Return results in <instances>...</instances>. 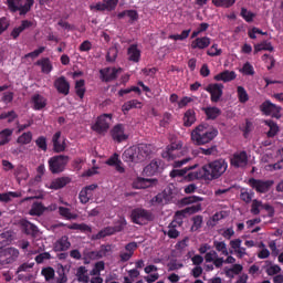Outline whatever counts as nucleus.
<instances>
[{
    "mask_svg": "<svg viewBox=\"0 0 283 283\" xmlns=\"http://www.w3.org/2000/svg\"><path fill=\"white\" fill-rule=\"evenodd\" d=\"M229 169V163L224 158L214 159L203 165L198 171L189 172L186 179L191 180H218Z\"/></svg>",
    "mask_w": 283,
    "mask_h": 283,
    "instance_id": "nucleus-1",
    "label": "nucleus"
},
{
    "mask_svg": "<svg viewBox=\"0 0 283 283\" xmlns=\"http://www.w3.org/2000/svg\"><path fill=\"white\" fill-rule=\"evenodd\" d=\"M154 154V145L139 144L136 148H128L124 151L123 158L126 163H145Z\"/></svg>",
    "mask_w": 283,
    "mask_h": 283,
    "instance_id": "nucleus-2",
    "label": "nucleus"
},
{
    "mask_svg": "<svg viewBox=\"0 0 283 283\" xmlns=\"http://www.w3.org/2000/svg\"><path fill=\"white\" fill-rule=\"evenodd\" d=\"M218 136V128L209 125L208 123H202L198 125L191 133V140L196 145H208Z\"/></svg>",
    "mask_w": 283,
    "mask_h": 283,
    "instance_id": "nucleus-3",
    "label": "nucleus"
},
{
    "mask_svg": "<svg viewBox=\"0 0 283 283\" xmlns=\"http://www.w3.org/2000/svg\"><path fill=\"white\" fill-rule=\"evenodd\" d=\"M19 249L6 248L3 242L0 243V266H8V264H14L19 260Z\"/></svg>",
    "mask_w": 283,
    "mask_h": 283,
    "instance_id": "nucleus-4",
    "label": "nucleus"
},
{
    "mask_svg": "<svg viewBox=\"0 0 283 283\" xmlns=\"http://www.w3.org/2000/svg\"><path fill=\"white\" fill-rule=\"evenodd\" d=\"M7 6L11 12H19L20 17H25L32 10L34 0H25L24 4L23 0H7Z\"/></svg>",
    "mask_w": 283,
    "mask_h": 283,
    "instance_id": "nucleus-5",
    "label": "nucleus"
},
{
    "mask_svg": "<svg viewBox=\"0 0 283 283\" xmlns=\"http://www.w3.org/2000/svg\"><path fill=\"white\" fill-rule=\"evenodd\" d=\"M70 163V156L67 155H55L49 159V170L51 174H63L65 167Z\"/></svg>",
    "mask_w": 283,
    "mask_h": 283,
    "instance_id": "nucleus-6",
    "label": "nucleus"
},
{
    "mask_svg": "<svg viewBox=\"0 0 283 283\" xmlns=\"http://www.w3.org/2000/svg\"><path fill=\"white\" fill-rule=\"evenodd\" d=\"M132 222L134 224H147V222L154 221V213L144 208H136L132 210L130 213Z\"/></svg>",
    "mask_w": 283,
    "mask_h": 283,
    "instance_id": "nucleus-7",
    "label": "nucleus"
},
{
    "mask_svg": "<svg viewBox=\"0 0 283 283\" xmlns=\"http://www.w3.org/2000/svg\"><path fill=\"white\" fill-rule=\"evenodd\" d=\"M249 187L256 191V193H269L271 191V187L275 185V181L272 179H255V178H250L248 180Z\"/></svg>",
    "mask_w": 283,
    "mask_h": 283,
    "instance_id": "nucleus-8",
    "label": "nucleus"
},
{
    "mask_svg": "<svg viewBox=\"0 0 283 283\" xmlns=\"http://www.w3.org/2000/svg\"><path fill=\"white\" fill-rule=\"evenodd\" d=\"M112 114H102L97 117L95 124L92 125L91 129L96 134H107L109 126L112 125Z\"/></svg>",
    "mask_w": 283,
    "mask_h": 283,
    "instance_id": "nucleus-9",
    "label": "nucleus"
},
{
    "mask_svg": "<svg viewBox=\"0 0 283 283\" xmlns=\"http://www.w3.org/2000/svg\"><path fill=\"white\" fill-rule=\"evenodd\" d=\"M260 111L265 116H271L272 118H276V119L282 118V113H281L282 112V107L273 104L270 99L263 102L260 105Z\"/></svg>",
    "mask_w": 283,
    "mask_h": 283,
    "instance_id": "nucleus-10",
    "label": "nucleus"
},
{
    "mask_svg": "<svg viewBox=\"0 0 283 283\" xmlns=\"http://www.w3.org/2000/svg\"><path fill=\"white\" fill-rule=\"evenodd\" d=\"M230 165L234 169H244L249 165V155L245 150L234 153L230 158Z\"/></svg>",
    "mask_w": 283,
    "mask_h": 283,
    "instance_id": "nucleus-11",
    "label": "nucleus"
},
{
    "mask_svg": "<svg viewBox=\"0 0 283 283\" xmlns=\"http://www.w3.org/2000/svg\"><path fill=\"white\" fill-rule=\"evenodd\" d=\"M125 222L120 221L114 227H106L101 230L97 234L92 235V240H103V238H107L108 235H114V233H120L123 229H125Z\"/></svg>",
    "mask_w": 283,
    "mask_h": 283,
    "instance_id": "nucleus-12",
    "label": "nucleus"
},
{
    "mask_svg": "<svg viewBox=\"0 0 283 283\" xmlns=\"http://www.w3.org/2000/svg\"><path fill=\"white\" fill-rule=\"evenodd\" d=\"M181 149L182 142H174L166 147V150L163 151L161 156L163 158H166V160H175V158L180 156L179 154Z\"/></svg>",
    "mask_w": 283,
    "mask_h": 283,
    "instance_id": "nucleus-13",
    "label": "nucleus"
},
{
    "mask_svg": "<svg viewBox=\"0 0 283 283\" xmlns=\"http://www.w3.org/2000/svg\"><path fill=\"white\" fill-rule=\"evenodd\" d=\"M123 72V69L104 67L99 70V78L103 83H112L118 78V73Z\"/></svg>",
    "mask_w": 283,
    "mask_h": 283,
    "instance_id": "nucleus-14",
    "label": "nucleus"
},
{
    "mask_svg": "<svg viewBox=\"0 0 283 283\" xmlns=\"http://www.w3.org/2000/svg\"><path fill=\"white\" fill-rule=\"evenodd\" d=\"M222 90H224V85L219 83L209 84L206 87V92L210 94L211 103H218L220 98H222V94H223Z\"/></svg>",
    "mask_w": 283,
    "mask_h": 283,
    "instance_id": "nucleus-15",
    "label": "nucleus"
},
{
    "mask_svg": "<svg viewBox=\"0 0 283 283\" xmlns=\"http://www.w3.org/2000/svg\"><path fill=\"white\" fill-rule=\"evenodd\" d=\"M111 137L115 143H125L129 135L125 134V125L117 124L111 129Z\"/></svg>",
    "mask_w": 283,
    "mask_h": 283,
    "instance_id": "nucleus-16",
    "label": "nucleus"
},
{
    "mask_svg": "<svg viewBox=\"0 0 283 283\" xmlns=\"http://www.w3.org/2000/svg\"><path fill=\"white\" fill-rule=\"evenodd\" d=\"M54 87L59 94H63V96H67L70 94V82L65 76H60L54 81Z\"/></svg>",
    "mask_w": 283,
    "mask_h": 283,
    "instance_id": "nucleus-17",
    "label": "nucleus"
},
{
    "mask_svg": "<svg viewBox=\"0 0 283 283\" xmlns=\"http://www.w3.org/2000/svg\"><path fill=\"white\" fill-rule=\"evenodd\" d=\"M20 224L25 235H31L32 238H36V235H39V228L34 223L28 220H22Z\"/></svg>",
    "mask_w": 283,
    "mask_h": 283,
    "instance_id": "nucleus-18",
    "label": "nucleus"
},
{
    "mask_svg": "<svg viewBox=\"0 0 283 283\" xmlns=\"http://www.w3.org/2000/svg\"><path fill=\"white\" fill-rule=\"evenodd\" d=\"M53 151L61 154L65 150V139H61V130L56 132L52 137Z\"/></svg>",
    "mask_w": 283,
    "mask_h": 283,
    "instance_id": "nucleus-19",
    "label": "nucleus"
},
{
    "mask_svg": "<svg viewBox=\"0 0 283 283\" xmlns=\"http://www.w3.org/2000/svg\"><path fill=\"white\" fill-rule=\"evenodd\" d=\"M192 50H207L211 45V38L209 36H201L197 38L191 42Z\"/></svg>",
    "mask_w": 283,
    "mask_h": 283,
    "instance_id": "nucleus-20",
    "label": "nucleus"
},
{
    "mask_svg": "<svg viewBox=\"0 0 283 283\" xmlns=\"http://www.w3.org/2000/svg\"><path fill=\"white\" fill-rule=\"evenodd\" d=\"M71 182L72 178L70 177H59L53 179L48 188L57 191V189H63V187H67V185H70Z\"/></svg>",
    "mask_w": 283,
    "mask_h": 283,
    "instance_id": "nucleus-21",
    "label": "nucleus"
},
{
    "mask_svg": "<svg viewBox=\"0 0 283 283\" xmlns=\"http://www.w3.org/2000/svg\"><path fill=\"white\" fill-rule=\"evenodd\" d=\"M198 211H202L201 203H197V205L190 206L184 210H179L176 212L175 217L177 218V220H182V218H186L187 213L193 214V213H198Z\"/></svg>",
    "mask_w": 283,
    "mask_h": 283,
    "instance_id": "nucleus-22",
    "label": "nucleus"
},
{
    "mask_svg": "<svg viewBox=\"0 0 283 283\" xmlns=\"http://www.w3.org/2000/svg\"><path fill=\"white\" fill-rule=\"evenodd\" d=\"M140 49H138V44H130L127 49V56L130 63H140Z\"/></svg>",
    "mask_w": 283,
    "mask_h": 283,
    "instance_id": "nucleus-23",
    "label": "nucleus"
},
{
    "mask_svg": "<svg viewBox=\"0 0 283 283\" xmlns=\"http://www.w3.org/2000/svg\"><path fill=\"white\" fill-rule=\"evenodd\" d=\"M108 167H115L118 174H125V167H123V161L118 158V154H114L106 160Z\"/></svg>",
    "mask_w": 283,
    "mask_h": 283,
    "instance_id": "nucleus-24",
    "label": "nucleus"
},
{
    "mask_svg": "<svg viewBox=\"0 0 283 283\" xmlns=\"http://www.w3.org/2000/svg\"><path fill=\"white\" fill-rule=\"evenodd\" d=\"M72 247V243L70 242V238L67 235H63L61 239H59L54 245L53 249L55 252H61V251H67Z\"/></svg>",
    "mask_w": 283,
    "mask_h": 283,
    "instance_id": "nucleus-25",
    "label": "nucleus"
},
{
    "mask_svg": "<svg viewBox=\"0 0 283 283\" xmlns=\"http://www.w3.org/2000/svg\"><path fill=\"white\" fill-rule=\"evenodd\" d=\"M31 103H33V109L39 112L41 109H44V107H46L48 99H45V97H43L41 94H34L31 97Z\"/></svg>",
    "mask_w": 283,
    "mask_h": 283,
    "instance_id": "nucleus-26",
    "label": "nucleus"
},
{
    "mask_svg": "<svg viewBox=\"0 0 283 283\" xmlns=\"http://www.w3.org/2000/svg\"><path fill=\"white\" fill-rule=\"evenodd\" d=\"M202 112H205L207 120H216L222 114V111L216 106L203 107Z\"/></svg>",
    "mask_w": 283,
    "mask_h": 283,
    "instance_id": "nucleus-27",
    "label": "nucleus"
},
{
    "mask_svg": "<svg viewBox=\"0 0 283 283\" xmlns=\"http://www.w3.org/2000/svg\"><path fill=\"white\" fill-rule=\"evenodd\" d=\"M238 74L234 71H223L214 76V81H222L223 83H230L235 81Z\"/></svg>",
    "mask_w": 283,
    "mask_h": 283,
    "instance_id": "nucleus-28",
    "label": "nucleus"
},
{
    "mask_svg": "<svg viewBox=\"0 0 283 283\" xmlns=\"http://www.w3.org/2000/svg\"><path fill=\"white\" fill-rule=\"evenodd\" d=\"M143 103L138 99H130L128 102H125L122 106V111L124 114H127V112H130V109H142Z\"/></svg>",
    "mask_w": 283,
    "mask_h": 283,
    "instance_id": "nucleus-29",
    "label": "nucleus"
},
{
    "mask_svg": "<svg viewBox=\"0 0 283 283\" xmlns=\"http://www.w3.org/2000/svg\"><path fill=\"white\" fill-rule=\"evenodd\" d=\"M265 125L270 128L266 133L268 138H275L280 133V126H277V123L273 122V119H268L265 120Z\"/></svg>",
    "mask_w": 283,
    "mask_h": 283,
    "instance_id": "nucleus-30",
    "label": "nucleus"
},
{
    "mask_svg": "<svg viewBox=\"0 0 283 283\" xmlns=\"http://www.w3.org/2000/svg\"><path fill=\"white\" fill-rule=\"evenodd\" d=\"M159 169H160V161L153 160L148 166L144 168V174H146V176H156Z\"/></svg>",
    "mask_w": 283,
    "mask_h": 283,
    "instance_id": "nucleus-31",
    "label": "nucleus"
},
{
    "mask_svg": "<svg viewBox=\"0 0 283 283\" xmlns=\"http://www.w3.org/2000/svg\"><path fill=\"white\" fill-rule=\"evenodd\" d=\"M45 211H48V208L43 206V203L36 201L31 206L29 213L30 216H43Z\"/></svg>",
    "mask_w": 283,
    "mask_h": 283,
    "instance_id": "nucleus-32",
    "label": "nucleus"
},
{
    "mask_svg": "<svg viewBox=\"0 0 283 283\" xmlns=\"http://www.w3.org/2000/svg\"><path fill=\"white\" fill-rule=\"evenodd\" d=\"M196 123V111L193 108H189L184 114V125L185 127H191Z\"/></svg>",
    "mask_w": 283,
    "mask_h": 283,
    "instance_id": "nucleus-33",
    "label": "nucleus"
},
{
    "mask_svg": "<svg viewBox=\"0 0 283 283\" xmlns=\"http://www.w3.org/2000/svg\"><path fill=\"white\" fill-rule=\"evenodd\" d=\"M35 65L41 67L43 74H50V72L53 70L52 62H50L49 57H43L36 61Z\"/></svg>",
    "mask_w": 283,
    "mask_h": 283,
    "instance_id": "nucleus-34",
    "label": "nucleus"
},
{
    "mask_svg": "<svg viewBox=\"0 0 283 283\" xmlns=\"http://www.w3.org/2000/svg\"><path fill=\"white\" fill-rule=\"evenodd\" d=\"M254 196H255V192H253V190H249L247 188H242L240 190V200H242V202H245V205H249L250 202H252Z\"/></svg>",
    "mask_w": 283,
    "mask_h": 283,
    "instance_id": "nucleus-35",
    "label": "nucleus"
},
{
    "mask_svg": "<svg viewBox=\"0 0 283 283\" xmlns=\"http://www.w3.org/2000/svg\"><path fill=\"white\" fill-rule=\"evenodd\" d=\"M72 231H81L82 233H92V227L87 223H72L67 226Z\"/></svg>",
    "mask_w": 283,
    "mask_h": 283,
    "instance_id": "nucleus-36",
    "label": "nucleus"
},
{
    "mask_svg": "<svg viewBox=\"0 0 283 283\" xmlns=\"http://www.w3.org/2000/svg\"><path fill=\"white\" fill-rule=\"evenodd\" d=\"M197 165L189 166L182 169H172L170 171V178H182V176H187V171H191V169H196Z\"/></svg>",
    "mask_w": 283,
    "mask_h": 283,
    "instance_id": "nucleus-37",
    "label": "nucleus"
},
{
    "mask_svg": "<svg viewBox=\"0 0 283 283\" xmlns=\"http://www.w3.org/2000/svg\"><path fill=\"white\" fill-rule=\"evenodd\" d=\"M77 282L88 283L90 282V274H87V268L80 266L76 271Z\"/></svg>",
    "mask_w": 283,
    "mask_h": 283,
    "instance_id": "nucleus-38",
    "label": "nucleus"
},
{
    "mask_svg": "<svg viewBox=\"0 0 283 283\" xmlns=\"http://www.w3.org/2000/svg\"><path fill=\"white\" fill-rule=\"evenodd\" d=\"M198 154H202L203 156H218V146L199 147Z\"/></svg>",
    "mask_w": 283,
    "mask_h": 283,
    "instance_id": "nucleus-39",
    "label": "nucleus"
},
{
    "mask_svg": "<svg viewBox=\"0 0 283 283\" xmlns=\"http://www.w3.org/2000/svg\"><path fill=\"white\" fill-rule=\"evenodd\" d=\"M118 59V49L116 46H111L106 54L107 63H115Z\"/></svg>",
    "mask_w": 283,
    "mask_h": 283,
    "instance_id": "nucleus-40",
    "label": "nucleus"
},
{
    "mask_svg": "<svg viewBox=\"0 0 283 283\" xmlns=\"http://www.w3.org/2000/svg\"><path fill=\"white\" fill-rule=\"evenodd\" d=\"M254 51L255 52H273V45L271 44V42L268 41H263L256 45H254Z\"/></svg>",
    "mask_w": 283,
    "mask_h": 283,
    "instance_id": "nucleus-41",
    "label": "nucleus"
},
{
    "mask_svg": "<svg viewBox=\"0 0 283 283\" xmlns=\"http://www.w3.org/2000/svg\"><path fill=\"white\" fill-rule=\"evenodd\" d=\"M92 196H94L93 192H88L85 188H83L78 195L80 202L82 205H87V202H90V200L92 199Z\"/></svg>",
    "mask_w": 283,
    "mask_h": 283,
    "instance_id": "nucleus-42",
    "label": "nucleus"
},
{
    "mask_svg": "<svg viewBox=\"0 0 283 283\" xmlns=\"http://www.w3.org/2000/svg\"><path fill=\"white\" fill-rule=\"evenodd\" d=\"M240 17H242V19H244V21H247V23H252L253 19H255V13L248 11L247 8L242 7Z\"/></svg>",
    "mask_w": 283,
    "mask_h": 283,
    "instance_id": "nucleus-43",
    "label": "nucleus"
},
{
    "mask_svg": "<svg viewBox=\"0 0 283 283\" xmlns=\"http://www.w3.org/2000/svg\"><path fill=\"white\" fill-rule=\"evenodd\" d=\"M213 247L216 251L222 253V255H229V250L227 249V243H224V241H213Z\"/></svg>",
    "mask_w": 283,
    "mask_h": 283,
    "instance_id": "nucleus-44",
    "label": "nucleus"
},
{
    "mask_svg": "<svg viewBox=\"0 0 283 283\" xmlns=\"http://www.w3.org/2000/svg\"><path fill=\"white\" fill-rule=\"evenodd\" d=\"M237 94L240 103H247L249 101V93L243 86L237 87Z\"/></svg>",
    "mask_w": 283,
    "mask_h": 283,
    "instance_id": "nucleus-45",
    "label": "nucleus"
},
{
    "mask_svg": "<svg viewBox=\"0 0 283 283\" xmlns=\"http://www.w3.org/2000/svg\"><path fill=\"white\" fill-rule=\"evenodd\" d=\"M203 200L199 196H189L181 199V205H196V202H202Z\"/></svg>",
    "mask_w": 283,
    "mask_h": 283,
    "instance_id": "nucleus-46",
    "label": "nucleus"
},
{
    "mask_svg": "<svg viewBox=\"0 0 283 283\" xmlns=\"http://www.w3.org/2000/svg\"><path fill=\"white\" fill-rule=\"evenodd\" d=\"M18 143L20 145H30V143H32V132L23 133L20 137H18Z\"/></svg>",
    "mask_w": 283,
    "mask_h": 283,
    "instance_id": "nucleus-47",
    "label": "nucleus"
},
{
    "mask_svg": "<svg viewBox=\"0 0 283 283\" xmlns=\"http://www.w3.org/2000/svg\"><path fill=\"white\" fill-rule=\"evenodd\" d=\"M263 205L262 201L254 199L251 205V213L253 216H260V209H262Z\"/></svg>",
    "mask_w": 283,
    "mask_h": 283,
    "instance_id": "nucleus-48",
    "label": "nucleus"
},
{
    "mask_svg": "<svg viewBox=\"0 0 283 283\" xmlns=\"http://www.w3.org/2000/svg\"><path fill=\"white\" fill-rule=\"evenodd\" d=\"M242 74L245 76H253L255 74V69H253V65L251 62H245L243 64V67L241 69Z\"/></svg>",
    "mask_w": 283,
    "mask_h": 283,
    "instance_id": "nucleus-49",
    "label": "nucleus"
},
{
    "mask_svg": "<svg viewBox=\"0 0 283 283\" xmlns=\"http://www.w3.org/2000/svg\"><path fill=\"white\" fill-rule=\"evenodd\" d=\"M35 145L41 149V151H48V138L45 136H40L35 139Z\"/></svg>",
    "mask_w": 283,
    "mask_h": 283,
    "instance_id": "nucleus-50",
    "label": "nucleus"
},
{
    "mask_svg": "<svg viewBox=\"0 0 283 283\" xmlns=\"http://www.w3.org/2000/svg\"><path fill=\"white\" fill-rule=\"evenodd\" d=\"M41 274L44 276L46 282H50V280H54V268H44L42 269Z\"/></svg>",
    "mask_w": 283,
    "mask_h": 283,
    "instance_id": "nucleus-51",
    "label": "nucleus"
},
{
    "mask_svg": "<svg viewBox=\"0 0 283 283\" xmlns=\"http://www.w3.org/2000/svg\"><path fill=\"white\" fill-rule=\"evenodd\" d=\"M17 117H18V115L14 111H10V112L0 114V120H6V118H8V123H14V119Z\"/></svg>",
    "mask_w": 283,
    "mask_h": 283,
    "instance_id": "nucleus-52",
    "label": "nucleus"
},
{
    "mask_svg": "<svg viewBox=\"0 0 283 283\" xmlns=\"http://www.w3.org/2000/svg\"><path fill=\"white\" fill-rule=\"evenodd\" d=\"M111 251H112V245H109V244H107V245L102 244L99 247V250H97V255H98L99 260L103 259V258H107V254Z\"/></svg>",
    "mask_w": 283,
    "mask_h": 283,
    "instance_id": "nucleus-53",
    "label": "nucleus"
},
{
    "mask_svg": "<svg viewBox=\"0 0 283 283\" xmlns=\"http://www.w3.org/2000/svg\"><path fill=\"white\" fill-rule=\"evenodd\" d=\"M213 6H216V8H231L235 6V0H218Z\"/></svg>",
    "mask_w": 283,
    "mask_h": 283,
    "instance_id": "nucleus-54",
    "label": "nucleus"
},
{
    "mask_svg": "<svg viewBox=\"0 0 283 283\" xmlns=\"http://www.w3.org/2000/svg\"><path fill=\"white\" fill-rule=\"evenodd\" d=\"M167 235L172 240H176V238L180 235V232L176 229V224H174V222L169 224Z\"/></svg>",
    "mask_w": 283,
    "mask_h": 283,
    "instance_id": "nucleus-55",
    "label": "nucleus"
},
{
    "mask_svg": "<svg viewBox=\"0 0 283 283\" xmlns=\"http://www.w3.org/2000/svg\"><path fill=\"white\" fill-rule=\"evenodd\" d=\"M59 213L62 218H65V220H72L74 218L70 208H65L63 206L59 207Z\"/></svg>",
    "mask_w": 283,
    "mask_h": 283,
    "instance_id": "nucleus-56",
    "label": "nucleus"
},
{
    "mask_svg": "<svg viewBox=\"0 0 283 283\" xmlns=\"http://www.w3.org/2000/svg\"><path fill=\"white\" fill-rule=\"evenodd\" d=\"M220 54H222V49H219L216 43L207 50L208 56H220Z\"/></svg>",
    "mask_w": 283,
    "mask_h": 283,
    "instance_id": "nucleus-57",
    "label": "nucleus"
},
{
    "mask_svg": "<svg viewBox=\"0 0 283 283\" xmlns=\"http://www.w3.org/2000/svg\"><path fill=\"white\" fill-rule=\"evenodd\" d=\"M191 231H198L202 228V216L198 214L192 218Z\"/></svg>",
    "mask_w": 283,
    "mask_h": 283,
    "instance_id": "nucleus-58",
    "label": "nucleus"
},
{
    "mask_svg": "<svg viewBox=\"0 0 283 283\" xmlns=\"http://www.w3.org/2000/svg\"><path fill=\"white\" fill-rule=\"evenodd\" d=\"M84 264H90V260H101L98 256V251H90L84 254Z\"/></svg>",
    "mask_w": 283,
    "mask_h": 283,
    "instance_id": "nucleus-59",
    "label": "nucleus"
},
{
    "mask_svg": "<svg viewBox=\"0 0 283 283\" xmlns=\"http://www.w3.org/2000/svg\"><path fill=\"white\" fill-rule=\"evenodd\" d=\"M45 52V46H40L39 49L24 55L25 59H38L39 55Z\"/></svg>",
    "mask_w": 283,
    "mask_h": 283,
    "instance_id": "nucleus-60",
    "label": "nucleus"
},
{
    "mask_svg": "<svg viewBox=\"0 0 283 283\" xmlns=\"http://www.w3.org/2000/svg\"><path fill=\"white\" fill-rule=\"evenodd\" d=\"M165 193H158L150 200V203L153 205V207H158V205H163V202H165Z\"/></svg>",
    "mask_w": 283,
    "mask_h": 283,
    "instance_id": "nucleus-61",
    "label": "nucleus"
},
{
    "mask_svg": "<svg viewBox=\"0 0 283 283\" xmlns=\"http://www.w3.org/2000/svg\"><path fill=\"white\" fill-rule=\"evenodd\" d=\"M8 28H10V20L6 17L0 18V36L8 30Z\"/></svg>",
    "mask_w": 283,
    "mask_h": 283,
    "instance_id": "nucleus-62",
    "label": "nucleus"
},
{
    "mask_svg": "<svg viewBox=\"0 0 283 283\" xmlns=\"http://www.w3.org/2000/svg\"><path fill=\"white\" fill-rule=\"evenodd\" d=\"M90 10H95L96 12H105L107 10V7L105 2H97L96 4H91Z\"/></svg>",
    "mask_w": 283,
    "mask_h": 283,
    "instance_id": "nucleus-63",
    "label": "nucleus"
},
{
    "mask_svg": "<svg viewBox=\"0 0 283 283\" xmlns=\"http://www.w3.org/2000/svg\"><path fill=\"white\" fill-rule=\"evenodd\" d=\"M90 50H92V42L90 40L82 42L78 46L80 52H90Z\"/></svg>",
    "mask_w": 283,
    "mask_h": 283,
    "instance_id": "nucleus-64",
    "label": "nucleus"
}]
</instances>
